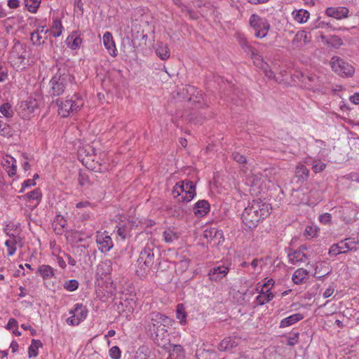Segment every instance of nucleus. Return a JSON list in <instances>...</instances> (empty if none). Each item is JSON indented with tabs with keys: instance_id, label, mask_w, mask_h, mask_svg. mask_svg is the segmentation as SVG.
<instances>
[{
	"instance_id": "obj_59",
	"label": "nucleus",
	"mask_w": 359,
	"mask_h": 359,
	"mask_svg": "<svg viewBox=\"0 0 359 359\" xmlns=\"http://www.w3.org/2000/svg\"><path fill=\"white\" fill-rule=\"evenodd\" d=\"M316 233V230L312 226H307L305 229L304 235L311 237H314Z\"/></svg>"
},
{
	"instance_id": "obj_5",
	"label": "nucleus",
	"mask_w": 359,
	"mask_h": 359,
	"mask_svg": "<svg viewBox=\"0 0 359 359\" xmlns=\"http://www.w3.org/2000/svg\"><path fill=\"white\" fill-rule=\"evenodd\" d=\"M172 193L174 198L182 196L180 202H189L196 196V185L190 180H182L176 183Z\"/></svg>"
},
{
	"instance_id": "obj_50",
	"label": "nucleus",
	"mask_w": 359,
	"mask_h": 359,
	"mask_svg": "<svg viewBox=\"0 0 359 359\" xmlns=\"http://www.w3.org/2000/svg\"><path fill=\"white\" fill-rule=\"evenodd\" d=\"M232 158L239 164H246L247 161L245 156L241 154L237 151H234L231 154Z\"/></svg>"
},
{
	"instance_id": "obj_19",
	"label": "nucleus",
	"mask_w": 359,
	"mask_h": 359,
	"mask_svg": "<svg viewBox=\"0 0 359 359\" xmlns=\"http://www.w3.org/2000/svg\"><path fill=\"white\" fill-rule=\"evenodd\" d=\"M304 318L303 314L297 313L283 318L280 323V327L284 328L290 326Z\"/></svg>"
},
{
	"instance_id": "obj_56",
	"label": "nucleus",
	"mask_w": 359,
	"mask_h": 359,
	"mask_svg": "<svg viewBox=\"0 0 359 359\" xmlns=\"http://www.w3.org/2000/svg\"><path fill=\"white\" fill-rule=\"evenodd\" d=\"M35 184H36V182L34 181V179H28V180L24 181V182L22 184V188L20 190V193L24 192V191L26 188L31 187L32 186H34Z\"/></svg>"
},
{
	"instance_id": "obj_12",
	"label": "nucleus",
	"mask_w": 359,
	"mask_h": 359,
	"mask_svg": "<svg viewBox=\"0 0 359 359\" xmlns=\"http://www.w3.org/2000/svg\"><path fill=\"white\" fill-rule=\"evenodd\" d=\"M169 327H161L159 329L155 330L154 332H149L154 341L158 346L164 347L167 342L170 341L168 332Z\"/></svg>"
},
{
	"instance_id": "obj_61",
	"label": "nucleus",
	"mask_w": 359,
	"mask_h": 359,
	"mask_svg": "<svg viewBox=\"0 0 359 359\" xmlns=\"http://www.w3.org/2000/svg\"><path fill=\"white\" fill-rule=\"evenodd\" d=\"M78 180H79V184L81 186H83L87 183L88 178V176H86V175L80 173Z\"/></svg>"
},
{
	"instance_id": "obj_32",
	"label": "nucleus",
	"mask_w": 359,
	"mask_h": 359,
	"mask_svg": "<svg viewBox=\"0 0 359 359\" xmlns=\"http://www.w3.org/2000/svg\"><path fill=\"white\" fill-rule=\"evenodd\" d=\"M24 199L29 201L33 200L36 201V205L39 204L41 200L42 194L39 189H35L34 190L29 191L27 194L22 196Z\"/></svg>"
},
{
	"instance_id": "obj_38",
	"label": "nucleus",
	"mask_w": 359,
	"mask_h": 359,
	"mask_svg": "<svg viewBox=\"0 0 359 359\" xmlns=\"http://www.w3.org/2000/svg\"><path fill=\"white\" fill-rule=\"evenodd\" d=\"M187 316V315L184 306L182 304H178L176 310V318L180 320V323L182 325L186 323Z\"/></svg>"
},
{
	"instance_id": "obj_4",
	"label": "nucleus",
	"mask_w": 359,
	"mask_h": 359,
	"mask_svg": "<svg viewBox=\"0 0 359 359\" xmlns=\"http://www.w3.org/2000/svg\"><path fill=\"white\" fill-rule=\"evenodd\" d=\"M29 53L25 44L16 41L10 52L8 60L11 66L17 71L22 70L26 67Z\"/></svg>"
},
{
	"instance_id": "obj_24",
	"label": "nucleus",
	"mask_w": 359,
	"mask_h": 359,
	"mask_svg": "<svg viewBox=\"0 0 359 359\" xmlns=\"http://www.w3.org/2000/svg\"><path fill=\"white\" fill-rule=\"evenodd\" d=\"M289 261L294 264L297 262H304L307 259V256L301 249L295 250L292 253L288 254Z\"/></svg>"
},
{
	"instance_id": "obj_64",
	"label": "nucleus",
	"mask_w": 359,
	"mask_h": 359,
	"mask_svg": "<svg viewBox=\"0 0 359 359\" xmlns=\"http://www.w3.org/2000/svg\"><path fill=\"white\" fill-rule=\"evenodd\" d=\"M8 6L11 8H16L19 6V1L18 0H8Z\"/></svg>"
},
{
	"instance_id": "obj_57",
	"label": "nucleus",
	"mask_w": 359,
	"mask_h": 359,
	"mask_svg": "<svg viewBox=\"0 0 359 359\" xmlns=\"http://www.w3.org/2000/svg\"><path fill=\"white\" fill-rule=\"evenodd\" d=\"M301 40H304V43L306 42V40H307V36L305 34V32L303 31L298 32L297 33V34L295 35V36L292 41V43H294L295 41H299Z\"/></svg>"
},
{
	"instance_id": "obj_26",
	"label": "nucleus",
	"mask_w": 359,
	"mask_h": 359,
	"mask_svg": "<svg viewBox=\"0 0 359 359\" xmlns=\"http://www.w3.org/2000/svg\"><path fill=\"white\" fill-rule=\"evenodd\" d=\"M275 295L272 292H269V290L266 291L261 290L259 294L256 297L257 305L262 306L265 303L269 302L273 299Z\"/></svg>"
},
{
	"instance_id": "obj_29",
	"label": "nucleus",
	"mask_w": 359,
	"mask_h": 359,
	"mask_svg": "<svg viewBox=\"0 0 359 359\" xmlns=\"http://www.w3.org/2000/svg\"><path fill=\"white\" fill-rule=\"evenodd\" d=\"M156 53L161 60L168 59L170 57V51L168 45L162 42L158 43Z\"/></svg>"
},
{
	"instance_id": "obj_31",
	"label": "nucleus",
	"mask_w": 359,
	"mask_h": 359,
	"mask_svg": "<svg viewBox=\"0 0 359 359\" xmlns=\"http://www.w3.org/2000/svg\"><path fill=\"white\" fill-rule=\"evenodd\" d=\"M203 237L208 239L210 242L214 241L215 238L219 237L221 239L223 237L222 231L216 229H206L203 232Z\"/></svg>"
},
{
	"instance_id": "obj_45",
	"label": "nucleus",
	"mask_w": 359,
	"mask_h": 359,
	"mask_svg": "<svg viewBox=\"0 0 359 359\" xmlns=\"http://www.w3.org/2000/svg\"><path fill=\"white\" fill-rule=\"evenodd\" d=\"M79 282L75 279H72L67 280L64 283L63 287L65 290L69 292H73L78 289L79 287Z\"/></svg>"
},
{
	"instance_id": "obj_42",
	"label": "nucleus",
	"mask_w": 359,
	"mask_h": 359,
	"mask_svg": "<svg viewBox=\"0 0 359 359\" xmlns=\"http://www.w3.org/2000/svg\"><path fill=\"white\" fill-rule=\"evenodd\" d=\"M0 112L6 118H11L13 116V111L11 104L4 103L0 107Z\"/></svg>"
},
{
	"instance_id": "obj_16",
	"label": "nucleus",
	"mask_w": 359,
	"mask_h": 359,
	"mask_svg": "<svg viewBox=\"0 0 359 359\" xmlns=\"http://www.w3.org/2000/svg\"><path fill=\"white\" fill-rule=\"evenodd\" d=\"M229 271V267L224 265L213 267L209 271V278L211 280L218 282L227 275Z\"/></svg>"
},
{
	"instance_id": "obj_40",
	"label": "nucleus",
	"mask_w": 359,
	"mask_h": 359,
	"mask_svg": "<svg viewBox=\"0 0 359 359\" xmlns=\"http://www.w3.org/2000/svg\"><path fill=\"white\" fill-rule=\"evenodd\" d=\"M41 3V0H25L27 10L31 13H36Z\"/></svg>"
},
{
	"instance_id": "obj_7",
	"label": "nucleus",
	"mask_w": 359,
	"mask_h": 359,
	"mask_svg": "<svg viewBox=\"0 0 359 359\" xmlns=\"http://www.w3.org/2000/svg\"><path fill=\"white\" fill-rule=\"evenodd\" d=\"M249 25L253 29L255 36L260 39L266 36L271 28L269 21L257 13H253L250 15Z\"/></svg>"
},
{
	"instance_id": "obj_3",
	"label": "nucleus",
	"mask_w": 359,
	"mask_h": 359,
	"mask_svg": "<svg viewBox=\"0 0 359 359\" xmlns=\"http://www.w3.org/2000/svg\"><path fill=\"white\" fill-rule=\"evenodd\" d=\"M74 81V77L72 75L66 67H60L50 79L51 95L60 96L65 93V89Z\"/></svg>"
},
{
	"instance_id": "obj_28",
	"label": "nucleus",
	"mask_w": 359,
	"mask_h": 359,
	"mask_svg": "<svg viewBox=\"0 0 359 359\" xmlns=\"http://www.w3.org/2000/svg\"><path fill=\"white\" fill-rule=\"evenodd\" d=\"M163 240L166 243L171 244L180 238V234L171 229L165 230L163 233Z\"/></svg>"
},
{
	"instance_id": "obj_58",
	"label": "nucleus",
	"mask_w": 359,
	"mask_h": 359,
	"mask_svg": "<svg viewBox=\"0 0 359 359\" xmlns=\"http://www.w3.org/2000/svg\"><path fill=\"white\" fill-rule=\"evenodd\" d=\"M18 321L15 318H10L6 326V328L7 330H11L13 327H18Z\"/></svg>"
},
{
	"instance_id": "obj_49",
	"label": "nucleus",
	"mask_w": 359,
	"mask_h": 359,
	"mask_svg": "<svg viewBox=\"0 0 359 359\" xmlns=\"http://www.w3.org/2000/svg\"><path fill=\"white\" fill-rule=\"evenodd\" d=\"M319 222L325 225H330L332 224V215L328 212H325L319 216Z\"/></svg>"
},
{
	"instance_id": "obj_54",
	"label": "nucleus",
	"mask_w": 359,
	"mask_h": 359,
	"mask_svg": "<svg viewBox=\"0 0 359 359\" xmlns=\"http://www.w3.org/2000/svg\"><path fill=\"white\" fill-rule=\"evenodd\" d=\"M299 332L293 333L291 336H290L287 338V344L289 346H294L296 344H297L298 340H299Z\"/></svg>"
},
{
	"instance_id": "obj_30",
	"label": "nucleus",
	"mask_w": 359,
	"mask_h": 359,
	"mask_svg": "<svg viewBox=\"0 0 359 359\" xmlns=\"http://www.w3.org/2000/svg\"><path fill=\"white\" fill-rule=\"evenodd\" d=\"M295 175L301 182L307 180L309 175V170L304 165H299L296 167Z\"/></svg>"
},
{
	"instance_id": "obj_25",
	"label": "nucleus",
	"mask_w": 359,
	"mask_h": 359,
	"mask_svg": "<svg viewBox=\"0 0 359 359\" xmlns=\"http://www.w3.org/2000/svg\"><path fill=\"white\" fill-rule=\"evenodd\" d=\"M170 346L172 347V351H170L169 356L167 359H184L185 357L184 351L180 345H172L169 344Z\"/></svg>"
},
{
	"instance_id": "obj_33",
	"label": "nucleus",
	"mask_w": 359,
	"mask_h": 359,
	"mask_svg": "<svg viewBox=\"0 0 359 359\" xmlns=\"http://www.w3.org/2000/svg\"><path fill=\"white\" fill-rule=\"evenodd\" d=\"M43 344L39 339H32V344L28 348V355L29 358L36 357L38 355V349L41 347Z\"/></svg>"
},
{
	"instance_id": "obj_55",
	"label": "nucleus",
	"mask_w": 359,
	"mask_h": 359,
	"mask_svg": "<svg viewBox=\"0 0 359 359\" xmlns=\"http://www.w3.org/2000/svg\"><path fill=\"white\" fill-rule=\"evenodd\" d=\"M326 167V164L321 161H315L313 165V170L315 172L323 171Z\"/></svg>"
},
{
	"instance_id": "obj_34",
	"label": "nucleus",
	"mask_w": 359,
	"mask_h": 359,
	"mask_svg": "<svg viewBox=\"0 0 359 359\" xmlns=\"http://www.w3.org/2000/svg\"><path fill=\"white\" fill-rule=\"evenodd\" d=\"M294 19L299 23L306 22L309 18L310 13L304 9L293 12Z\"/></svg>"
},
{
	"instance_id": "obj_20",
	"label": "nucleus",
	"mask_w": 359,
	"mask_h": 359,
	"mask_svg": "<svg viewBox=\"0 0 359 359\" xmlns=\"http://www.w3.org/2000/svg\"><path fill=\"white\" fill-rule=\"evenodd\" d=\"M307 275L308 271L304 269L300 268L295 270L292 275V280L294 284L301 285L306 281Z\"/></svg>"
},
{
	"instance_id": "obj_60",
	"label": "nucleus",
	"mask_w": 359,
	"mask_h": 359,
	"mask_svg": "<svg viewBox=\"0 0 359 359\" xmlns=\"http://www.w3.org/2000/svg\"><path fill=\"white\" fill-rule=\"evenodd\" d=\"M21 107L27 109L29 113L33 112L34 109V106L32 105V102H28L27 101L22 102Z\"/></svg>"
},
{
	"instance_id": "obj_35",
	"label": "nucleus",
	"mask_w": 359,
	"mask_h": 359,
	"mask_svg": "<svg viewBox=\"0 0 359 359\" xmlns=\"http://www.w3.org/2000/svg\"><path fill=\"white\" fill-rule=\"evenodd\" d=\"M53 225L55 226V231H57V233H61L60 231L66 227L67 222L62 216L58 215L55 217Z\"/></svg>"
},
{
	"instance_id": "obj_44",
	"label": "nucleus",
	"mask_w": 359,
	"mask_h": 359,
	"mask_svg": "<svg viewBox=\"0 0 359 359\" xmlns=\"http://www.w3.org/2000/svg\"><path fill=\"white\" fill-rule=\"evenodd\" d=\"M128 232L129 227L126 225V224H119L118 225L116 226V233L118 236L121 237L122 240L126 239Z\"/></svg>"
},
{
	"instance_id": "obj_15",
	"label": "nucleus",
	"mask_w": 359,
	"mask_h": 359,
	"mask_svg": "<svg viewBox=\"0 0 359 359\" xmlns=\"http://www.w3.org/2000/svg\"><path fill=\"white\" fill-rule=\"evenodd\" d=\"M325 13L327 16L341 20L348 17L349 10L346 7H329L326 9Z\"/></svg>"
},
{
	"instance_id": "obj_39",
	"label": "nucleus",
	"mask_w": 359,
	"mask_h": 359,
	"mask_svg": "<svg viewBox=\"0 0 359 359\" xmlns=\"http://www.w3.org/2000/svg\"><path fill=\"white\" fill-rule=\"evenodd\" d=\"M190 264V259L183 257L182 259L176 262L175 269L180 273H184L187 270Z\"/></svg>"
},
{
	"instance_id": "obj_46",
	"label": "nucleus",
	"mask_w": 359,
	"mask_h": 359,
	"mask_svg": "<svg viewBox=\"0 0 359 359\" xmlns=\"http://www.w3.org/2000/svg\"><path fill=\"white\" fill-rule=\"evenodd\" d=\"M0 135L4 137H11L13 135L9 126L0 119Z\"/></svg>"
},
{
	"instance_id": "obj_2",
	"label": "nucleus",
	"mask_w": 359,
	"mask_h": 359,
	"mask_svg": "<svg viewBox=\"0 0 359 359\" xmlns=\"http://www.w3.org/2000/svg\"><path fill=\"white\" fill-rule=\"evenodd\" d=\"M159 255L155 253L152 244H147L140 252L137 259L136 274L140 278H144L150 270L158 269L160 266Z\"/></svg>"
},
{
	"instance_id": "obj_53",
	"label": "nucleus",
	"mask_w": 359,
	"mask_h": 359,
	"mask_svg": "<svg viewBox=\"0 0 359 359\" xmlns=\"http://www.w3.org/2000/svg\"><path fill=\"white\" fill-rule=\"evenodd\" d=\"M8 69L5 65H0V82L8 79Z\"/></svg>"
},
{
	"instance_id": "obj_47",
	"label": "nucleus",
	"mask_w": 359,
	"mask_h": 359,
	"mask_svg": "<svg viewBox=\"0 0 359 359\" xmlns=\"http://www.w3.org/2000/svg\"><path fill=\"white\" fill-rule=\"evenodd\" d=\"M42 36L39 34V29H36L31 34V41L34 45H41L44 43V40H41Z\"/></svg>"
},
{
	"instance_id": "obj_62",
	"label": "nucleus",
	"mask_w": 359,
	"mask_h": 359,
	"mask_svg": "<svg viewBox=\"0 0 359 359\" xmlns=\"http://www.w3.org/2000/svg\"><path fill=\"white\" fill-rule=\"evenodd\" d=\"M273 285H274V280L273 279H270L263 285L262 289H263V290L264 289H266V290H269V291L271 290V287H272Z\"/></svg>"
},
{
	"instance_id": "obj_21",
	"label": "nucleus",
	"mask_w": 359,
	"mask_h": 359,
	"mask_svg": "<svg viewBox=\"0 0 359 359\" xmlns=\"http://www.w3.org/2000/svg\"><path fill=\"white\" fill-rule=\"evenodd\" d=\"M237 346L238 343L234 339L231 337H226L219 342L218 345V349L220 351H227L231 350Z\"/></svg>"
},
{
	"instance_id": "obj_13",
	"label": "nucleus",
	"mask_w": 359,
	"mask_h": 359,
	"mask_svg": "<svg viewBox=\"0 0 359 359\" xmlns=\"http://www.w3.org/2000/svg\"><path fill=\"white\" fill-rule=\"evenodd\" d=\"M96 242L98 249L102 252H109L113 248L111 238L105 233V232L97 235Z\"/></svg>"
},
{
	"instance_id": "obj_43",
	"label": "nucleus",
	"mask_w": 359,
	"mask_h": 359,
	"mask_svg": "<svg viewBox=\"0 0 359 359\" xmlns=\"http://www.w3.org/2000/svg\"><path fill=\"white\" fill-rule=\"evenodd\" d=\"M52 28V34L54 37H59L62 34L63 27L60 20H55Z\"/></svg>"
},
{
	"instance_id": "obj_10",
	"label": "nucleus",
	"mask_w": 359,
	"mask_h": 359,
	"mask_svg": "<svg viewBox=\"0 0 359 359\" xmlns=\"http://www.w3.org/2000/svg\"><path fill=\"white\" fill-rule=\"evenodd\" d=\"M69 313L71 315L66 320L69 325H78L81 322L84 320L88 314V310L82 304H76L74 308L69 310Z\"/></svg>"
},
{
	"instance_id": "obj_48",
	"label": "nucleus",
	"mask_w": 359,
	"mask_h": 359,
	"mask_svg": "<svg viewBox=\"0 0 359 359\" xmlns=\"http://www.w3.org/2000/svg\"><path fill=\"white\" fill-rule=\"evenodd\" d=\"M17 241L15 239L13 240H7L5 243V245L8 248L7 253L8 256H12L15 254L16 251L15 244Z\"/></svg>"
},
{
	"instance_id": "obj_6",
	"label": "nucleus",
	"mask_w": 359,
	"mask_h": 359,
	"mask_svg": "<svg viewBox=\"0 0 359 359\" xmlns=\"http://www.w3.org/2000/svg\"><path fill=\"white\" fill-rule=\"evenodd\" d=\"M58 107V114L62 117H67L70 113L77 111L83 105V100L76 94H74L70 99L63 101L60 99L55 100Z\"/></svg>"
},
{
	"instance_id": "obj_18",
	"label": "nucleus",
	"mask_w": 359,
	"mask_h": 359,
	"mask_svg": "<svg viewBox=\"0 0 359 359\" xmlns=\"http://www.w3.org/2000/svg\"><path fill=\"white\" fill-rule=\"evenodd\" d=\"M210 204L205 200H199L194 206V213L196 217H203L210 211Z\"/></svg>"
},
{
	"instance_id": "obj_63",
	"label": "nucleus",
	"mask_w": 359,
	"mask_h": 359,
	"mask_svg": "<svg viewBox=\"0 0 359 359\" xmlns=\"http://www.w3.org/2000/svg\"><path fill=\"white\" fill-rule=\"evenodd\" d=\"M350 101L355 104H359V93H355L349 98Z\"/></svg>"
},
{
	"instance_id": "obj_51",
	"label": "nucleus",
	"mask_w": 359,
	"mask_h": 359,
	"mask_svg": "<svg viewBox=\"0 0 359 359\" xmlns=\"http://www.w3.org/2000/svg\"><path fill=\"white\" fill-rule=\"evenodd\" d=\"M109 355L112 359H119L121 357L120 348L116 346L111 347L109 350Z\"/></svg>"
},
{
	"instance_id": "obj_52",
	"label": "nucleus",
	"mask_w": 359,
	"mask_h": 359,
	"mask_svg": "<svg viewBox=\"0 0 359 359\" xmlns=\"http://www.w3.org/2000/svg\"><path fill=\"white\" fill-rule=\"evenodd\" d=\"M11 160H7V162L8 163H11V169L8 171V175L12 177L14 176L16 174V170H17V165H15V160L14 158L10 156L9 157Z\"/></svg>"
},
{
	"instance_id": "obj_8",
	"label": "nucleus",
	"mask_w": 359,
	"mask_h": 359,
	"mask_svg": "<svg viewBox=\"0 0 359 359\" xmlns=\"http://www.w3.org/2000/svg\"><path fill=\"white\" fill-rule=\"evenodd\" d=\"M172 323L170 317L158 312H152L147 316L146 328L148 332H154L161 327H170Z\"/></svg>"
},
{
	"instance_id": "obj_1",
	"label": "nucleus",
	"mask_w": 359,
	"mask_h": 359,
	"mask_svg": "<svg viewBox=\"0 0 359 359\" xmlns=\"http://www.w3.org/2000/svg\"><path fill=\"white\" fill-rule=\"evenodd\" d=\"M269 204L262 201H252L242 214L243 224L249 229H253L269 215Z\"/></svg>"
},
{
	"instance_id": "obj_11",
	"label": "nucleus",
	"mask_w": 359,
	"mask_h": 359,
	"mask_svg": "<svg viewBox=\"0 0 359 359\" xmlns=\"http://www.w3.org/2000/svg\"><path fill=\"white\" fill-rule=\"evenodd\" d=\"M331 67L340 76H351L354 73L353 66L339 57L332 58Z\"/></svg>"
},
{
	"instance_id": "obj_14",
	"label": "nucleus",
	"mask_w": 359,
	"mask_h": 359,
	"mask_svg": "<svg viewBox=\"0 0 359 359\" xmlns=\"http://www.w3.org/2000/svg\"><path fill=\"white\" fill-rule=\"evenodd\" d=\"M302 83L305 88L313 92L320 90L321 87L320 81L316 75L302 76Z\"/></svg>"
},
{
	"instance_id": "obj_27",
	"label": "nucleus",
	"mask_w": 359,
	"mask_h": 359,
	"mask_svg": "<svg viewBox=\"0 0 359 359\" xmlns=\"http://www.w3.org/2000/svg\"><path fill=\"white\" fill-rule=\"evenodd\" d=\"M241 46H242L244 51L250 55L252 58L259 59L261 56L258 54L257 50L250 46L245 39L241 41Z\"/></svg>"
},
{
	"instance_id": "obj_22",
	"label": "nucleus",
	"mask_w": 359,
	"mask_h": 359,
	"mask_svg": "<svg viewBox=\"0 0 359 359\" xmlns=\"http://www.w3.org/2000/svg\"><path fill=\"white\" fill-rule=\"evenodd\" d=\"M320 38L324 43L335 48H339L343 44L342 39L337 35H332L329 37L321 35Z\"/></svg>"
},
{
	"instance_id": "obj_36",
	"label": "nucleus",
	"mask_w": 359,
	"mask_h": 359,
	"mask_svg": "<svg viewBox=\"0 0 359 359\" xmlns=\"http://www.w3.org/2000/svg\"><path fill=\"white\" fill-rule=\"evenodd\" d=\"M67 40L72 41V42L69 41V47L74 50L79 48L82 42L81 38L77 35L76 32L72 33L70 36H69Z\"/></svg>"
},
{
	"instance_id": "obj_37",
	"label": "nucleus",
	"mask_w": 359,
	"mask_h": 359,
	"mask_svg": "<svg viewBox=\"0 0 359 359\" xmlns=\"http://www.w3.org/2000/svg\"><path fill=\"white\" fill-rule=\"evenodd\" d=\"M111 269V262L109 260L102 262L97 266V273L101 276L109 273Z\"/></svg>"
},
{
	"instance_id": "obj_23",
	"label": "nucleus",
	"mask_w": 359,
	"mask_h": 359,
	"mask_svg": "<svg viewBox=\"0 0 359 359\" xmlns=\"http://www.w3.org/2000/svg\"><path fill=\"white\" fill-rule=\"evenodd\" d=\"M36 273H39L43 279H50L55 276L53 269L46 264L39 266Z\"/></svg>"
},
{
	"instance_id": "obj_17",
	"label": "nucleus",
	"mask_w": 359,
	"mask_h": 359,
	"mask_svg": "<svg viewBox=\"0 0 359 359\" xmlns=\"http://www.w3.org/2000/svg\"><path fill=\"white\" fill-rule=\"evenodd\" d=\"M103 43L105 48L108 50V52L110 54V55H111L112 57H116L117 55V50L111 32H106L104 34Z\"/></svg>"
},
{
	"instance_id": "obj_9",
	"label": "nucleus",
	"mask_w": 359,
	"mask_h": 359,
	"mask_svg": "<svg viewBox=\"0 0 359 359\" xmlns=\"http://www.w3.org/2000/svg\"><path fill=\"white\" fill-rule=\"evenodd\" d=\"M357 243L358 241L355 238H347L338 243L333 244L329 250V255L330 256H337L349 251H355L357 250Z\"/></svg>"
},
{
	"instance_id": "obj_41",
	"label": "nucleus",
	"mask_w": 359,
	"mask_h": 359,
	"mask_svg": "<svg viewBox=\"0 0 359 359\" xmlns=\"http://www.w3.org/2000/svg\"><path fill=\"white\" fill-rule=\"evenodd\" d=\"M198 359H216L217 354L215 351L203 350L201 352L196 353Z\"/></svg>"
}]
</instances>
